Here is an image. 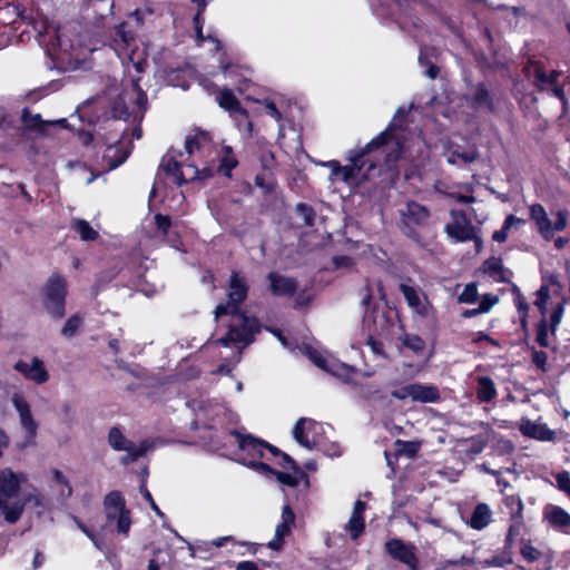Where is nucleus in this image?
Listing matches in <instances>:
<instances>
[{
    "instance_id": "1",
    "label": "nucleus",
    "mask_w": 570,
    "mask_h": 570,
    "mask_svg": "<svg viewBox=\"0 0 570 570\" xmlns=\"http://www.w3.org/2000/svg\"><path fill=\"white\" fill-rule=\"evenodd\" d=\"M406 114L401 107L397 109L390 126L377 137L358 150H351L347 159L350 166H341L337 180L352 186L371 176V171L379 169V174L397 170L401 160L414 161L423 153L424 144L421 138L406 140L401 128L400 119Z\"/></svg>"
},
{
    "instance_id": "2",
    "label": "nucleus",
    "mask_w": 570,
    "mask_h": 570,
    "mask_svg": "<svg viewBox=\"0 0 570 570\" xmlns=\"http://www.w3.org/2000/svg\"><path fill=\"white\" fill-rule=\"evenodd\" d=\"M247 291L246 279L234 272L229 279L228 302L218 305L215 311V320L227 326L226 335L215 343L226 347L233 345L236 348L233 355L236 362L240 358L242 350L253 342L254 335L259 328L256 318L249 317L238 309L247 296Z\"/></svg>"
},
{
    "instance_id": "3",
    "label": "nucleus",
    "mask_w": 570,
    "mask_h": 570,
    "mask_svg": "<svg viewBox=\"0 0 570 570\" xmlns=\"http://www.w3.org/2000/svg\"><path fill=\"white\" fill-rule=\"evenodd\" d=\"M115 42L117 55L128 60L127 70L131 80L117 95L111 110L115 118L127 120L132 117L134 120H139L146 110L147 97L138 86V79L132 75L131 68L136 73H141L146 66V53L137 48L134 36L126 30L125 23L118 26Z\"/></svg>"
},
{
    "instance_id": "4",
    "label": "nucleus",
    "mask_w": 570,
    "mask_h": 570,
    "mask_svg": "<svg viewBox=\"0 0 570 570\" xmlns=\"http://www.w3.org/2000/svg\"><path fill=\"white\" fill-rule=\"evenodd\" d=\"M27 476L10 468L0 469V515L8 523H17L24 511V501L20 497L21 485Z\"/></svg>"
},
{
    "instance_id": "5",
    "label": "nucleus",
    "mask_w": 570,
    "mask_h": 570,
    "mask_svg": "<svg viewBox=\"0 0 570 570\" xmlns=\"http://www.w3.org/2000/svg\"><path fill=\"white\" fill-rule=\"evenodd\" d=\"M304 352L317 367L333 376L341 379L347 384L356 386L361 384L362 379L367 376V374L361 373L354 367L340 362L327 351L313 346H305Z\"/></svg>"
},
{
    "instance_id": "6",
    "label": "nucleus",
    "mask_w": 570,
    "mask_h": 570,
    "mask_svg": "<svg viewBox=\"0 0 570 570\" xmlns=\"http://www.w3.org/2000/svg\"><path fill=\"white\" fill-rule=\"evenodd\" d=\"M236 441L239 448V459L243 464L253 469V465L249 464L250 461L255 463H262L258 461L259 459L268 460V455L277 456L282 455L284 462H286L291 468L296 470V465L294 461L285 453H281V451L266 442L255 439L252 435H243L239 432L234 433Z\"/></svg>"
},
{
    "instance_id": "7",
    "label": "nucleus",
    "mask_w": 570,
    "mask_h": 570,
    "mask_svg": "<svg viewBox=\"0 0 570 570\" xmlns=\"http://www.w3.org/2000/svg\"><path fill=\"white\" fill-rule=\"evenodd\" d=\"M67 281L65 277L53 274L42 287V307L47 315L55 320H61L66 314Z\"/></svg>"
},
{
    "instance_id": "8",
    "label": "nucleus",
    "mask_w": 570,
    "mask_h": 570,
    "mask_svg": "<svg viewBox=\"0 0 570 570\" xmlns=\"http://www.w3.org/2000/svg\"><path fill=\"white\" fill-rule=\"evenodd\" d=\"M160 169L166 173L176 185L195 179H206L214 174V168H210L205 163V166L199 169L196 165L184 164L183 160L176 159L174 151L165 155L160 163Z\"/></svg>"
},
{
    "instance_id": "9",
    "label": "nucleus",
    "mask_w": 570,
    "mask_h": 570,
    "mask_svg": "<svg viewBox=\"0 0 570 570\" xmlns=\"http://www.w3.org/2000/svg\"><path fill=\"white\" fill-rule=\"evenodd\" d=\"M451 220L445 225L444 230L448 237L454 243L474 242L478 252L482 248L481 228L472 224L463 210L452 209Z\"/></svg>"
},
{
    "instance_id": "10",
    "label": "nucleus",
    "mask_w": 570,
    "mask_h": 570,
    "mask_svg": "<svg viewBox=\"0 0 570 570\" xmlns=\"http://www.w3.org/2000/svg\"><path fill=\"white\" fill-rule=\"evenodd\" d=\"M104 511L110 524H115L118 533L127 537L131 527L130 511L119 491L109 492L104 500Z\"/></svg>"
},
{
    "instance_id": "11",
    "label": "nucleus",
    "mask_w": 570,
    "mask_h": 570,
    "mask_svg": "<svg viewBox=\"0 0 570 570\" xmlns=\"http://www.w3.org/2000/svg\"><path fill=\"white\" fill-rule=\"evenodd\" d=\"M10 402L17 413L19 426L24 434L23 445L32 444L38 433L39 422L35 416L30 402L22 392L12 393Z\"/></svg>"
},
{
    "instance_id": "12",
    "label": "nucleus",
    "mask_w": 570,
    "mask_h": 570,
    "mask_svg": "<svg viewBox=\"0 0 570 570\" xmlns=\"http://www.w3.org/2000/svg\"><path fill=\"white\" fill-rule=\"evenodd\" d=\"M391 395L400 401L411 400L417 403H438L441 400L438 386L423 383L394 384Z\"/></svg>"
},
{
    "instance_id": "13",
    "label": "nucleus",
    "mask_w": 570,
    "mask_h": 570,
    "mask_svg": "<svg viewBox=\"0 0 570 570\" xmlns=\"http://www.w3.org/2000/svg\"><path fill=\"white\" fill-rule=\"evenodd\" d=\"M323 435H325V426L312 419H299L293 429L295 441L307 450L320 448Z\"/></svg>"
},
{
    "instance_id": "14",
    "label": "nucleus",
    "mask_w": 570,
    "mask_h": 570,
    "mask_svg": "<svg viewBox=\"0 0 570 570\" xmlns=\"http://www.w3.org/2000/svg\"><path fill=\"white\" fill-rule=\"evenodd\" d=\"M55 37V42L51 43L49 52L58 60L65 61L71 58L79 61L85 58L86 51L91 52L94 50L91 48H83L78 40H71L63 30H56Z\"/></svg>"
},
{
    "instance_id": "15",
    "label": "nucleus",
    "mask_w": 570,
    "mask_h": 570,
    "mask_svg": "<svg viewBox=\"0 0 570 570\" xmlns=\"http://www.w3.org/2000/svg\"><path fill=\"white\" fill-rule=\"evenodd\" d=\"M530 217L546 239H550L556 232H561L567 226L566 213L559 210L556 220L552 223L546 209L540 204H533L530 207Z\"/></svg>"
},
{
    "instance_id": "16",
    "label": "nucleus",
    "mask_w": 570,
    "mask_h": 570,
    "mask_svg": "<svg viewBox=\"0 0 570 570\" xmlns=\"http://www.w3.org/2000/svg\"><path fill=\"white\" fill-rule=\"evenodd\" d=\"M13 368L19 372L26 380L36 384H43L49 380V373L42 360L33 356L30 361L19 360L14 363Z\"/></svg>"
},
{
    "instance_id": "17",
    "label": "nucleus",
    "mask_w": 570,
    "mask_h": 570,
    "mask_svg": "<svg viewBox=\"0 0 570 570\" xmlns=\"http://www.w3.org/2000/svg\"><path fill=\"white\" fill-rule=\"evenodd\" d=\"M108 442L110 446L116 451H125L128 454L129 461H134L139 456L144 455L147 451L146 442L136 444L125 438L122 432L118 428H112L108 434Z\"/></svg>"
},
{
    "instance_id": "18",
    "label": "nucleus",
    "mask_w": 570,
    "mask_h": 570,
    "mask_svg": "<svg viewBox=\"0 0 570 570\" xmlns=\"http://www.w3.org/2000/svg\"><path fill=\"white\" fill-rule=\"evenodd\" d=\"M401 223L406 235H412L414 227L424 224L429 218V210L414 202H410L400 209Z\"/></svg>"
},
{
    "instance_id": "19",
    "label": "nucleus",
    "mask_w": 570,
    "mask_h": 570,
    "mask_svg": "<svg viewBox=\"0 0 570 570\" xmlns=\"http://www.w3.org/2000/svg\"><path fill=\"white\" fill-rule=\"evenodd\" d=\"M208 167L214 168L215 171L222 173L224 176L229 177L230 171L238 165V159L229 146H222L215 151L213 159L206 160Z\"/></svg>"
},
{
    "instance_id": "20",
    "label": "nucleus",
    "mask_w": 570,
    "mask_h": 570,
    "mask_svg": "<svg viewBox=\"0 0 570 570\" xmlns=\"http://www.w3.org/2000/svg\"><path fill=\"white\" fill-rule=\"evenodd\" d=\"M385 549L393 559L401 561L412 570L417 569V560L412 544H406L402 540L393 539L385 543Z\"/></svg>"
},
{
    "instance_id": "21",
    "label": "nucleus",
    "mask_w": 570,
    "mask_h": 570,
    "mask_svg": "<svg viewBox=\"0 0 570 570\" xmlns=\"http://www.w3.org/2000/svg\"><path fill=\"white\" fill-rule=\"evenodd\" d=\"M443 155L450 165L463 166L470 164L478 158V151L474 147L465 148L453 141L444 144Z\"/></svg>"
},
{
    "instance_id": "22",
    "label": "nucleus",
    "mask_w": 570,
    "mask_h": 570,
    "mask_svg": "<svg viewBox=\"0 0 570 570\" xmlns=\"http://www.w3.org/2000/svg\"><path fill=\"white\" fill-rule=\"evenodd\" d=\"M210 150L212 137L207 131L195 129L193 132L186 136L185 151L189 156H194L197 154H199L200 156H205V154L210 153Z\"/></svg>"
},
{
    "instance_id": "23",
    "label": "nucleus",
    "mask_w": 570,
    "mask_h": 570,
    "mask_svg": "<svg viewBox=\"0 0 570 570\" xmlns=\"http://www.w3.org/2000/svg\"><path fill=\"white\" fill-rule=\"evenodd\" d=\"M400 289L413 312L421 316H428L431 309V305L426 296L416 287L401 284Z\"/></svg>"
},
{
    "instance_id": "24",
    "label": "nucleus",
    "mask_w": 570,
    "mask_h": 570,
    "mask_svg": "<svg viewBox=\"0 0 570 570\" xmlns=\"http://www.w3.org/2000/svg\"><path fill=\"white\" fill-rule=\"evenodd\" d=\"M295 522V514L288 504H285L282 510V521L275 529V537L268 542V547L273 550H278L283 544V539L286 537L292 525Z\"/></svg>"
},
{
    "instance_id": "25",
    "label": "nucleus",
    "mask_w": 570,
    "mask_h": 570,
    "mask_svg": "<svg viewBox=\"0 0 570 570\" xmlns=\"http://www.w3.org/2000/svg\"><path fill=\"white\" fill-rule=\"evenodd\" d=\"M533 71L534 79L538 86H540L542 89L551 87L553 95L559 99L563 100V89L556 85L557 79L559 77V72L554 70L546 71L542 67L537 65L533 67Z\"/></svg>"
},
{
    "instance_id": "26",
    "label": "nucleus",
    "mask_w": 570,
    "mask_h": 570,
    "mask_svg": "<svg viewBox=\"0 0 570 570\" xmlns=\"http://www.w3.org/2000/svg\"><path fill=\"white\" fill-rule=\"evenodd\" d=\"M520 431L523 435L540 441H551L554 436V432L548 429V426L544 423L534 422L529 419L521 420Z\"/></svg>"
},
{
    "instance_id": "27",
    "label": "nucleus",
    "mask_w": 570,
    "mask_h": 570,
    "mask_svg": "<svg viewBox=\"0 0 570 570\" xmlns=\"http://www.w3.org/2000/svg\"><path fill=\"white\" fill-rule=\"evenodd\" d=\"M543 519L553 528L560 530L570 528V514L558 505L547 504L543 509Z\"/></svg>"
},
{
    "instance_id": "28",
    "label": "nucleus",
    "mask_w": 570,
    "mask_h": 570,
    "mask_svg": "<svg viewBox=\"0 0 570 570\" xmlns=\"http://www.w3.org/2000/svg\"><path fill=\"white\" fill-rule=\"evenodd\" d=\"M365 509V502L357 500L354 504L350 520L345 527V529L350 532L351 539L353 540H356L364 531L365 522L363 514Z\"/></svg>"
},
{
    "instance_id": "29",
    "label": "nucleus",
    "mask_w": 570,
    "mask_h": 570,
    "mask_svg": "<svg viewBox=\"0 0 570 570\" xmlns=\"http://www.w3.org/2000/svg\"><path fill=\"white\" fill-rule=\"evenodd\" d=\"M249 464L253 465V469L257 471L258 473L267 476V478H275L276 481L282 484L289 488H294L298 484V478L288 473L278 472L269 468L267 463H255L254 461H250Z\"/></svg>"
},
{
    "instance_id": "30",
    "label": "nucleus",
    "mask_w": 570,
    "mask_h": 570,
    "mask_svg": "<svg viewBox=\"0 0 570 570\" xmlns=\"http://www.w3.org/2000/svg\"><path fill=\"white\" fill-rule=\"evenodd\" d=\"M268 279L271 289L276 295H292L297 288L296 282L291 277L271 273Z\"/></svg>"
},
{
    "instance_id": "31",
    "label": "nucleus",
    "mask_w": 570,
    "mask_h": 570,
    "mask_svg": "<svg viewBox=\"0 0 570 570\" xmlns=\"http://www.w3.org/2000/svg\"><path fill=\"white\" fill-rule=\"evenodd\" d=\"M129 151L124 149L119 145H110L106 148L104 154V163L108 170L117 168L121 165L128 157Z\"/></svg>"
},
{
    "instance_id": "32",
    "label": "nucleus",
    "mask_w": 570,
    "mask_h": 570,
    "mask_svg": "<svg viewBox=\"0 0 570 570\" xmlns=\"http://www.w3.org/2000/svg\"><path fill=\"white\" fill-rule=\"evenodd\" d=\"M492 512L488 504L479 503L471 517L470 525L475 530L484 529L491 521Z\"/></svg>"
},
{
    "instance_id": "33",
    "label": "nucleus",
    "mask_w": 570,
    "mask_h": 570,
    "mask_svg": "<svg viewBox=\"0 0 570 570\" xmlns=\"http://www.w3.org/2000/svg\"><path fill=\"white\" fill-rule=\"evenodd\" d=\"M498 392L492 379L488 376H480L478 379L476 396L480 402H490L495 399Z\"/></svg>"
},
{
    "instance_id": "34",
    "label": "nucleus",
    "mask_w": 570,
    "mask_h": 570,
    "mask_svg": "<svg viewBox=\"0 0 570 570\" xmlns=\"http://www.w3.org/2000/svg\"><path fill=\"white\" fill-rule=\"evenodd\" d=\"M22 501H24V507L30 504L31 508L36 509V513L38 515L50 510V501L37 490L28 492L24 497H22Z\"/></svg>"
},
{
    "instance_id": "35",
    "label": "nucleus",
    "mask_w": 570,
    "mask_h": 570,
    "mask_svg": "<svg viewBox=\"0 0 570 570\" xmlns=\"http://www.w3.org/2000/svg\"><path fill=\"white\" fill-rule=\"evenodd\" d=\"M216 100L220 108L229 112H236L242 110L237 98L229 89L220 90L216 97Z\"/></svg>"
},
{
    "instance_id": "36",
    "label": "nucleus",
    "mask_w": 570,
    "mask_h": 570,
    "mask_svg": "<svg viewBox=\"0 0 570 570\" xmlns=\"http://www.w3.org/2000/svg\"><path fill=\"white\" fill-rule=\"evenodd\" d=\"M483 271L497 282H503L507 278L502 261L500 258L492 257L485 261L483 264Z\"/></svg>"
},
{
    "instance_id": "37",
    "label": "nucleus",
    "mask_w": 570,
    "mask_h": 570,
    "mask_svg": "<svg viewBox=\"0 0 570 570\" xmlns=\"http://www.w3.org/2000/svg\"><path fill=\"white\" fill-rule=\"evenodd\" d=\"M524 222L513 215H510L505 218L504 220V224L503 226L501 227V229L497 230L492 238L493 240L495 242H499V243H502L504 242L507 238H508V235H509V230L511 228H518L519 226H521Z\"/></svg>"
},
{
    "instance_id": "38",
    "label": "nucleus",
    "mask_w": 570,
    "mask_h": 570,
    "mask_svg": "<svg viewBox=\"0 0 570 570\" xmlns=\"http://www.w3.org/2000/svg\"><path fill=\"white\" fill-rule=\"evenodd\" d=\"M72 228L80 235L82 240H94L98 236V232L95 230L88 222L83 219H77L72 223Z\"/></svg>"
},
{
    "instance_id": "39",
    "label": "nucleus",
    "mask_w": 570,
    "mask_h": 570,
    "mask_svg": "<svg viewBox=\"0 0 570 570\" xmlns=\"http://www.w3.org/2000/svg\"><path fill=\"white\" fill-rule=\"evenodd\" d=\"M81 323H82V320L79 315L76 314V315L70 316L66 321L65 325L61 328V335L67 338L72 337L77 333Z\"/></svg>"
},
{
    "instance_id": "40",
    "label": "nucleus",
    "mask_w": 570,
    "mask_h": 570,
    "mask_svg": "<svg viewBox=\"0 0 570 570\" xmlns=\"http://www.w3.org/2000/svg\"><path fill=\"white\" fill-rule=\"evenodd\" d=\"M22 121L24 127L28 129H42V127L47 124L41 119L39 114H31L27 109L23 110Z\"/></svg>"
},
{
    "instance_id": "41",
    "label": "nucleus",
    "mask_w": 570,
    "mask_h": 570,
    "mask_svg": "<svg viewBox=\"0 0 570 570\" xmlns=\"http://www.w3.org/2000/svg\"><path fill=\"white\" fill-rule=\"evenodd\" d=\"M157 75L159 78L164 80L166 85L174 86V87H181L184 90L188 89L189 86L185 82H179V70H171L168 73H165V71L158 70Z\"/></svg>"
},
{
    "instance_id": "42",
    "label": "nucleus",
    "mask_w": 570,
    "mask_h": 570,
    "mask_svg": "<svg viewBox=\"0 0 570 570\" xmlns=\"http://www.w3.org/2000/svg\"><path fill=\"white\" fill-rule=\"evenodd\" d=\"M403 344L416 354L423 353L425 348V342L415 334H405L403 337Z\"/></svg>"
},
{
    "instance_id": "43",
    "label": "nucleus",
    "mask_w": 570,
    "mask_h": 570,
    "mask_svg": "<svg viewBox=\"0 0 570 570\" xmlns=\"http://www.w3.org/2000/svg\"><path fill=\"white\" fill-rule=\"evenodd\" d=\"M53 481L59 485V492L62 498H68L71 495V487L68 483V480L63 475V473L59 470L53 471Z\"/></svg>"
},
{
    "instance_id": "44",
    "label": "nucleus",
    "mask_w": 570,
    "mask_h": 570,
    "mask_svg": "<svg viewBox=\"0 0 570 570\" xmlns=\"http://www.w3.org/2000/svg\"><path fill=\"white\" fill-rule=\"evenodd\" d=\"M90 7L100 16L105 17L111 12L114 7L112 0H89Z\"/></svg>"
},
{
    "instance_id": "45",
    "label": "nucleus",
    "mask_w": 570,
    "mask_h": 570,
    "mask_svg": "<svg viewBox=\"0 0 570 570\" xmlns=\"http://www.w3.org/2000/svg\"><path fill=\"white\" fill-rule=\"evenodd\" d=\"M471 104L473 108L490 107L489 92L483 86H479L476 88L473 101Z\"/></svg>"
},
{
    "instance_id": "46",
    "label": "nucleus",
    "mask_w": 570,
    "mask_h": 570,
    "mask_svg": "<svg viewBox=\"0 0 570 570\" xmlns=\"http://www.w3.org/2000/svg\"><path fill=\"white\" fill-rule=\"evenodd\" d=\"M22 20L29 19L30 24L32 26L33 30L37 32V35L42 36L45 33L49 32V26L48 21L43 17L33 18V17H21Z\"/></svg>"
},
{
    "instance_id": "47",
    "label": "nucleus",
    "mask_w": 570,
    "mask_h": 570,
    "mask_svg": "<svg viewBox=\"0 0 570 570\" xmlns=\"http://www.w3.org/2000/svg\"><path fill=\"white\" fill-rule=\"evenodd\" d=\"M315 450L323 452L327 456L334 458L341 454V449L335 442H327L325 436L322 438V445Z\"/></svg>"
},
{
    "instance_id": "48",
    "label": "nucleus",
    "mask_w": 570,
    "mask_h": 570,
    "mask_svg": "<svg viewBox=\"0 0 570 570\" xmlns=\"http://www.w3.org/2000/svg\"><path fill=\"white\" fill-rule=\"evenodd\" d=\"M478 298V289L474 284H468L459 296V301L466 304H472Z\"/></svg>"
},
{
    "instance_id": "49",
    "label": "nucleus",
    "mask_w": 570,
    "mask_h": 570,
    "mask_svg": "<svg viewBox=\"0 0 570 570\" xmlns=\"http://www.w3.org/2000/svg\"><path fill=\"white\" fill-rule=\"evenodd\" d=\"M505 505L510 508L512 517H520L523 504L519 497L509 495L504 499Z\"/></svg>"
},
{
    "instance_id": "50",
    "label": "nucleus",
    "mask_w": 570,
    "mask_h": 570,
    "mask_svg": "<svg viewBox=\"0 0 570 570\" xmlns=\"http://www.w3.org/2000/svg\"><path fill=\"white\" fill-rule=\"evenodd\" d=\"M537 342L542 347H548L549 343V327L546 322H541L537 331Z\"/></svg>"
},
{
    "instance_id": "51",
    "label": "nucleus",
    "mask_w": 570,
    "mask_h": 570,
    "mask_svg": "<svg viewBox=\"0 0 570 570\" xmlns=\"http://www.w3.org/2000/svg\"><path fill=\"white\" fill-rule=\"evenodd\" d=\"M199 411L203 412V414L206 417L214 420L216 416L219 415V413L222 411V406L218 405L217 403L213 404L212 402H209L207 404L200 405Z\"/></svg>"
},
{
    "instance_id": "52",
    "label": "nucleus",
    "mask_w": 570,
    "mask_h": 570,
    "mask_svg": "<svg viewBox=\"0 0 570 570\" xmlns=\"http://www.w3.org/2000/svg\"><path fill=\"white\" fill-rule=\"evenodd\" d=\"M262 106L264 107L265 112L271 116L273 119H275L277 122L282 119V114L272 100H264L262 102Z\"/></svg>"
},
{
    "instance_id": "53",
    "label": "nucleus",
    "mask_w": 570,
    "mask_h": 570,
    "mask_svg": "<svg viewBox=\"0 0 570 570\" xmlns=\"http://www.w3.org/2000/svg\"><path fill=\"white\" fill-rule=\"evenodd\" d=\"M549 299V288L547 286H541V288L538 291V297L534 302L535 306L540 309V312L543 314L546 311V304Z\"/></svg>"
},
{
    "instance_id": "54",
    "label": "nucleus",
    "mask_w": 570,
    "mask_h": 570,
    "mask_svg": "<svg viewBox=\"0 0 570 570\" xmlns=\"http://www.w3.org/2000/svg\"><path fill=\"white\" fill-rule=\"evenodd\" d=\"M296 210L306 225L313 224L314 213H313L312 208H309L305 204H298L296 207Z\"/></svg>"
},
{
    "instance_id": "55",
    "label": "nucleus",
    "mask_w": 570,
    "mask_h": 570,
    "mask_svg": "<svg viewBox=\"0 0 570 570\" xmlns=\"http://www.w3.org/2000/svg\"><path fill=\"white\" fill-rule=\"evenodd\" d=\"M469 443L470 445L468 451L474 455L481 453L487 446V441L480 438H472L469 440Z\"/></svg>"
},
{
    "instance_id": "56",
    "label": "nucleus",
    "mask_w": 570,
    "mask_h": 570,
    "mask_svg": "<svg viewBox=\"0 0 570 570\" xmlns=\"http://www.w3.org/2000/svg\"><path fill=\"white\" fill-rule=\"evenodd\" d=\"M563 312H564V308H563V305L562 304H559L556 309L553 311V313L551 314V333L553 334L557 330V327L559 326V324L561 323V320H562V316H563Z\"/></svg>"
},
{
    "instance_id": "57",
    "label": "nucleus",
    "mask_w": 570,
    "mask_h": 570,
    "mask_svg": "<svg viewBox=\"0 0 570 570\" xmlns=\"http://www.w3.org/2000/svg\"><path fill=\"white\" fill-rule=\"evenodd\" d=\"M318 165L323 167H327L331 170L328 179L332 183L337 181V173L341 167L340 163L336 160H330V161H320Z\"/></svg>"
},
{
    "instance_id": "58",
    "label": "nucleus",
    "mask_w": 570,
    "mask_h": 570,
    "mask_svg": "<svg viewBox=\"0 0 570 570\" xmlns=\"http://www.w3.org/2000/svg\"><path fill=\"white\" fill-rule=\"evenodd\" d=\"M558 488L570 497V475L568 472H561L557 475Z\"/></svg>"
},
{
    "instance_id": "59",
    "label": "nucleus",
    "mask_w": 570,
    "mask_h": 570,
    "mask_svg": "<svg viewBox=\"0 0 570 570\" xmlns=\"http://www.w3.org/2000/svg\"><path fill=\"white\" fill-rule=\"evenodd\" d=\"M498 303V297L491 294L484 295L479 304L482 313H488Z\"/></svg>"
},
{
    "instance_id": "60",
    "label": "nucleus",
    "mask_w": 570,
    "mask_h": 570,
    "mask_svg": "<svg viewBox=\"0 0 570 570\" xmlns=\"http://www.w3.org/2000/svg\"><path fill=\"white\" fill-rule=\"evenodd\" d=\"M155 224L157 229L160 230L164 235L167 234L171 225L170 218L160 214L155 216Z\"/></svg>"
},
{
    "instance_id": "61",
    "label": "nucleus",
    "mask_w": 570,
    "mask_h": 570,
    "mask_svg": "<svg viewBox=\"0 0 570 570\" xmlns=\"http://www.w3.org/2000/svg\"><path fill=\"white\" fill-rule=\"evenodd\" d=\"M532 362L541 370H544L547 364V353L543 351H532Z\"/></svg>"
},
{
    "instance_id": "62",
    "label": "nucleus",
    "mask_w": 570,
    "mask_h": 570,
    "mask_svg": "<svg viewBox=\"0 0 570 570\" xmlns=\"http://www.w3.org/2000/svg\"><path fill=\"white\" fill-rule=\"evenodd\" d=\"M195 23H196V29H197V39H198V42L199 45L205 41V40H208L210 41L214 46H215V49H219V42L217 39H215L214 37L212 36H208L207 38H204L203 35H202V30L200 28L198 27V23H199V12L195 16Z\"/></svg>"
},
{
    "instance_id": "63",
    "label": "nucleus",
    "mask_w": 570,
    "mask_h": 570,
    "mask_svg": "<svg viewBox=\"0 0 570 570\" xmlns=\"http://www.w3.org/2000/svg\"><path fill=\"white\" fill-rule=\"evenodd\" d=\"M75 522L77 523L78 528L90 539V541L95 544L96 548L101 550V546L99 540H97L96 535L91 530H89L83 523H81L79 520L75 519Z\"/></svg>"
},
{
    "instance_id": "64",
    "label": "nucleus",
    "mask_w": 570,
    "mask_h": 570,
    "mask_svg": "<svg viewBox=\"0 0 570 570\" xmlns=\"http://www.w3.org/2000/svg\"><path fill=\"white\" fill-rule=\"evenodd\" d=\"M333 264L336 268H350L353 262L348 256H336L333 258Z\"/></svg>"
}]
</instances>
